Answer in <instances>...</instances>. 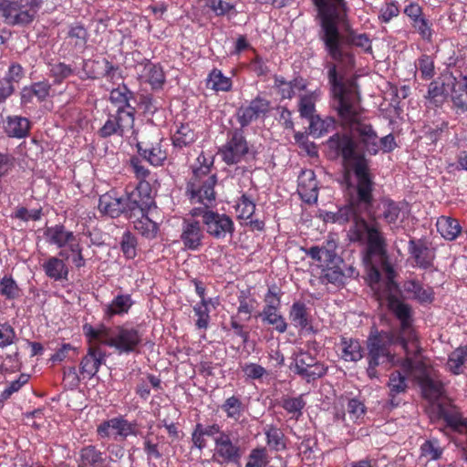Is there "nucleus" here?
Segmentation results:
<instances>
[{"instance_id":"obj_1","label":"nucleus","mask_w":467,"mask_h":467,"mask_svg":"<svg viewBox=\"0 0 467 467\" xmlns=\"http://www.w3.org/2000/svg\"><path fill=\"white\" fill-rule=\"evenodd\" d=\"M329 147L336 150V155H343L344 163L354 171L358 183L357 192L349 197L348 204L336 213H327V220L331 219L339 223L353 221V225L348 231L349 240L360 244L367 242L368 254L384 255L386 242L375 213L371 211L374 183L368 174V161L348 138L337 136L329 141Z\"/></svg>"},{"instance_id":"obj_2","label":"nucleus","mask_w":467,"mask_h":467,"mask_svg":"<svg viewBox=\"0 0 467 467\" xmlns=\"http://www.w3.org/2000/svg\"><path fill=\"white\" fill-rule=\"evenodd\" d=\"M328 79L331 84L332 94L336 102L335 108L337 109L338 115L347 120L349 124L350 134H340L336 133L331 136L327 141V147L328 149V155L331 159H336L343 155L337 154L336 150L329 147V141L335 139L337 136L339 138H348L352 140L359 152H361L364 158L368 161V166L369 165V160L366 158V153L369 155H376L379 150V143L384 152L392 151L397 144L394 136L390 133L387 136L379 140L377 132L374 130L370 124L363 122L357 110L353 106V91L352 83L347 86L341 78H338L337 68L334 64H331L328 69ZM368 174L369 172L368 171ZM370 177V175H368Z\"/></svg>"},{"instance_id":"obj_3","label":"nucleus","mask_w":467,"mask_h":467,"mask_svg":"<svg viewBox=\"0 0 467 467\" xmlns=\"http://www.w3.org/2000/svg\"><path fill=\"white\" fill-rule=\"evenodd\" d=\"M320 20V38L328 55L337 61L352 58L344 50L346 47L357 46L370 52L369 38L366 34L356 35L348 19V8L344 0H313Z\"/></svg>"},{"instance_id":"obj_4","label":"nucleus","mask_w":467,"mask_h":467,"mask_svg":"<svg viewBox=\"0 0 467 467\" xmlns=\"http://www.w3.org/2000/svg\"><path fill=\"white\" fill-rule=\"evenodd\" d=\"M83 334L88 343L99 342L113 348L119 354L138 352L143 341V334L138 326L123 324L113 328L101 324L98 327L86 323L82 327Z\"/></svg>"},{"instance_id":"obj_5","label":"nucleus","mask_w":467,"mask_h":467,"mask_svg":"<svg viewBox=\"0 0 467 467\" xmlns=\"http://www.w3.org/2000/svg\"><path fill=\"white\" fill-rule=\"evenodd\" d=\"M216 184L217 174L213 171V157L206 156L202 151L192 165V174L186 184V193L191 203L212 208L216 199Z\"/></svg>"},{"instance_id":"obj_6","label":"nucleus","mask_w":467,"mask_h":467,"mask_svg":"<svg viewBox=\"0 0 467 467\" xmlns=\"http://www.w3.org/2000/svg\"><path fill=\"white\" fill-rule=\"evenodd\" d=\"M395 337L390 332L378 331L372 328L367 340L368 376L370 379L378 378L377 367L385 361L394 363V356L390 354L389 347L394 342Z\"/></svg>"},{"instance_id":"obj_7","label":"nucleus","mask_w":467,"mask_h":467,"mask_svg":"<svg viewBox=\"0 0 467 467\" xmlns=\"http://www.w3.org/2000/svg\"><path fill=\"white\" fill-rule=\"evenodd\" d=\"M43 0H0V16L9 26H26L36 17Z\"/></svg>"},{"instance_id":"obj_8","label":"nucleus","mask_w":467,"mask_h":467,"mask_svg":"<svg viewBox=\"0 0 467 467\" xmlns=\"http://www.w3.org/2000/svg\"><path fill=\"white\" fill-rule=\"evenodd\" d=\"M191 215L201 217L206 234L215 240L223 241L234 235V223L226 213H220L207 207H194L191 211Z\"/></svg>"},{"instance_id":"obj_9","label":"nucleus","mask_w":467,"mask_h":467,"mask_svg":"<svg viewBox=\"0 0 467 467\" xmlns=\"http://www.w3.org/2000/svg\"><path fill=\"white\" fill-rule=\"evenodd\" d=\"M211 461L220 466L240 465L244 453L238 438L232 437L220 427V431L213 437V449Z\"/></svg>"},{"instance_id":"obj_10","label":"nucleus","mask_w":467,"mask_h":467,"mask_svg":"<svg viewBox=\"0 0 467 467\" xmlns=\"http://www.w3.org/2000/svg\"><path fill=\"white\" fill-rule=\"evenodd\" d=\"M387 306L389 310L400 321V331L397 341L408 351V342L415 339L414 329L412 327V307L392 293H389L387 296Z\"/></svg>"},{"instance_id":"obj_11","label":"nucleus","mask_w":467,"mask_h":467,"mask_svg":"<svg viewBox=\"0 0 467 467\" xmlns=\"http://www.w3.org/2000/svg\"><path fill=\"white\" fill-rule=\"evenodd\" d=\"M154 203L152 188L149 182L140 181L135 187H126V217L149 213Z\"/></svg>"},{"instance_id":"obj_12","label":"nucleus","mask_w":467,"mask_h":467,"mask_svg":"<svg viewBox=\"0 0 467 467\" xmlns=\"http://www.w3.org/2000/svg\"><path fill=\"white\" fill-rule=\"evenodd\" d=\"M249 151L250 146L244 129L234 128L228 130L226 142L219 149L218 153L227 165H234L244 161Z\"/></svg>"},{"instance_id":"obj_13","label":"nucleus","mask_w":467,"mask_h":467,"mask_svg":"<svg viewBox=\"0 0 467 467\" xmlns=\"http://www.w3.org/2000/svg\"><path fill=\"white\" fill-rule=\"evenodd\" d=\"M135 117L124 111L108 110L106 119L97 130L99 138L107 140L112 137L124 138L133 133Z\"/></svg>"},{"instance_id":"obj_14","label":"nucleus","mask_w":467,"mask_h":467,"mask_svg":"<svg viewBox=\"0 0 467 467\" xmlns=\"http://www.w3.org/2000/svg\"><path fill=\"white\" fill-rule=\"evenodd\" d=\"M97 434L102 439L112 437L114 441H123L129 436L140 435V431L136 420L129 421L124 416L119 415L99 424Z\"/></svg>"},{"instance_id":"obj_15","label":"nucleus","mask_w":467,"mask_h":467,"mask_svg":"<svg viewBox=\"0 0 467 467\" xmlns=\"http://www.w3.org/2000/svg\"><path fill=\"white\" fill-rule=\"evenodd\" d=\"M403 367L408 370H420L421 374L418 376V383L421 389L422 395L429 400H438L444 393L443 383L432 378L426 370L425 365L421 361H413L411 358H406Z\"/></svg>"},{"instance_id":"obj_16","label":"nucleus","mask_w":467,"mask_h":467,"mask_svg":"<svg viewBox=\"0 0 467 467\" xmlns=\"http://www.w3.org/2000/svg\"><path fill=\"white\" fill-rule=\"evenodd\" d=\"M271 109V102L260 96L252 99L248 105H243L236 111V119L240 128L249 126L253 121L264 118Z\"/></svg>"},{"instance_id":"obj_17","label":"nucleus","mask_w":467,"mask_h":467,"mask_svg":"<svg viewBox=\"0 0 467 467\" xmlns=\"http://www.w3.org/2000/svg\"><path fill=\"white\" fill-rule=\"evenodd\" d=\"M162 139L156 137L153 140L137 141L136 147L139 155L152 166H162L168 158L167 149L162 144Z\"/></svg>"},{"instance_id":"obj_18","label":"nucleus","mask_w":467,"mask_h":467,"mask_svg":"<svg viewBox=\"0 0 467 467\" xmlns=\"http://www.w3.org/2000/svg\"><path fill=\"white\" fill-rule=\"evenodd\" d=\"M204 237L205 235L199 221L192 219H184L182 221L180 239L184 249L199 251L203 245Z\"/></svg>"},{"instance_id":"obj_19","label":"nucleus","mask_w":467,"mask_h":467,"mask_svg":"<svg viewBox=\"0 0 467 467\" xmlns=\"http://www.w3.org/2000/svg\"><path fill=\"white\" fill-rule=\"evenodd\" d=\"M82 70L86 78L99 79L107 78L112 79L119 67L112 64L107 58L102 59H83Z\"/></svg>"},{"instance_id":"obj_20","label":"nucleus","mask_w":467,"mask_h":467,"mask_svg":"<svg viewBox=\"0 0 467 467\" xmlns=\"http://www.w3.org/2000/svg\"><path fill=\"white\" fill-rule=\"evenodd\" d=\"M106 353L99 344L90 345L87 354L82 358L79 364V372L84 377L91 379L94 377L105 362Z\"/></svg>"},{"instance_id":"obj_21","label":"nucleus","mask_w":467,"mask_h":467,"mask_svg":"<svg viewBox=\"0 0 467 467\" xmlns=\"http://www.w3.org/2000/svg\"><path fill=\"white\" fill-rule=\"evenodd\" d=\"M109 100L116 108V111L122 110L125 114L135 117L136 108L131 105V101L135 100V94L127 85L120 84L112 88L109 92Z\"/></svg>"},{"instance_id":"obj_22","label":"nucleus","mask_w":467,"mask_h":467,"mask_svg":"<svg viewBox=\"0 0 467 467\" xmlns=\"http://www.w3.org/2000/svg\"><path fill=\"white\" fill-rule=\"evenodd\" d=\"M98 208L111 218L122 213L126 216L125 196H118L116 191L111 190L99 197Z\"/></svg>"},{"instance_id":"obj_23","label":"nucleus","mask_w":467,"mask_h":467,"mask_svg":"<svg viewBox=\"0 0 467 467\" xmlns=\"http://www.w3.org/2000/svg\"><path fill=\"white\" fill-rule=\"evenodd\" d=\"M297 194L306 203H314L317 200V182L312 170L302 171L297 178Z\"/></svg>"},{"instance_id":"obj_24","label":"nucleus","mask_w":467,"mask_h":467,"mask_svg":"<svg viewBox=\"0 0 467 467\" xmlns=\"http://www.w3.org/2000/svg\"><path fill=\"white\" fill-rule=\"evenodd\" d=\"M58 256H51L43 264L44 272L55 281L67 280L69 271L64 260H68V253L67 250H60Z\"/></svg>"},{"instance_id":"obj_25","label":"nucleus","mask_w":467,"mask_h":467,"mask_svg":"<svg viewBox=\"0 0 467 467\" xmlns=\"http://www.w3.org/2000/svg\"><path fill=\"white\" fill-rule=\"evenodd\" d=\"M88 32L79 22L69 25L64 45L70 50L83 53L87 48Z\"/></svg>"},{"instance_id":"obj_26","label":"nucleus","mask_w":467,"mask_h":467,"mask_svg":"<svg viewBox=\"0 0 467 467\" xmlns=\"http://www.w3.org/2000/svg\"><path fill=\"white\" fill-rule=\"evenodd\" d=\"M449 97L454 107L462 111L467 110V76H462L461 73L455 76L451 73Z\"/></svg>"},{"instance_id":"obj_27","label":"nucleus","mask_w":467,"mask_h":467,"mask_svg":"<svg viewBox=\"0 0 467 467\" xmlns=\"http://www.w3.org/2000/svg\"><path fill=\"white\" fill-rule=\"evenodd\" d=\"M44 235L47 242L51 245H56L57 248L67 246L78 240L77 235L72 231H68L63 224H56L54 226L47 227Z\"/></svg>"},{"instance_id":"obj_28","label":"nucleus","mask_w":467,"mask_h":467,"mask_svg":"<svg viewBox=\"0 0 467 467\" xmlns=\"http://www.w3.org/2000/svg\"><path fill=\"white\" fill-rule=\"evenodd\" d=\"M141 66L142 70L139 74L140 80L150 84L152 89H161L166 81L162 67L148 59Z\"/></svg>"},{"instance_id":"obj_29","label":"nucleus","mask_w":467,"mask_h":467,"mask_svg":"<svg viewBox=\"0 0 467 467\" xmlns=\"http://www.w3.org/2000/svg\"><path fill=\"white\" fill-rule=\"evenodd\" d=\"M437 416L439 419L443 420L446 422V426L454 431L463 433L467 431V420L452 406L439 404Z\"/></svg>"},{"instance_id":"obj_30","label":"nucleus","mask_w":467,"mask_h":467,"mask_svg":"<svg viewBox=\"0 0 467 467\" xmlns=\"http://www.w3.org/2000/svg\"><path fill=\"white\" fill-rule=\"evenodd\" d=\"M437 416L439 419L443 420L446 422V426L454 431L463 433L467 431V420L452 406L439 404Z\"/></svg>"},{"instance_id":"obj_31","label":"nucleus","mask_w":467,"mask_h":467,"mask_svg":"<svg viewBox=\"0 0 467 467\" xmlns=\"http://www.w3.org/2000/svg\"><path fill=\"white\" fill-rule=\"evenodd\" d=\"M134 305L130 294H118L103 307L104 317L110 319L115 316L122 317L128 314Z\"/></svg>"},{"instance_id":"obj_32","label":"nucleus","mask_w":467,"mask_h":467,"mask_svg":"<svg viewBox=\"0 0 467 467\" xmlns=\"http://www.w3.org/2000/svg\"><path fill=\"white\" fill-rule=\"evenodd\" d=\"M31 130V122L27 118L13 115L5 120V131L10 138H26Z\"/></svg>"},{"instance_id":"obj_33","label":"nucleus","mask_w":467,"mask_h":467,"mask_svg":"<svg viewBox=\"0 0 467 467\" xmlns=\"http://www.w3.org/2000/svg\"><path fill=\"white\" fill-rule=\"evenodd\" d=\"M388 388L389 390V403L392 408H396L401 402V399L399 398V395L406 393L409 388L406 377L399 370L391 372L388 382Z\"/></svg>"},{"instance_id":"obj_34","label":"nucleus","mask_w":467,"mask_h":467,"mask_svg":"<svg viewBox=\"0 0 467 467\" xmlns=\"http://www.w3.org/2000/svg\"><path fill=\"white\" fill-rule=\"evenodd\" d=\"M409 251L415 259L417 265L424 269L431 266L434 258L433 253L422 240H410Z\"/></svg>"},{"instance_id":"obj_35","label":"nucleus","mask_w":467,"mask_h":467,"mask_svg":"<svg viewBox=\"0 0 467 467\" xmlns=\"http://www.w3.org/2000/svg\"><path fill=\"white\" fill-rule=\"evenodd\" d=\"M451 81V72H445L431 82L427 98L435 102H442L449 97V86Z\"/></svg>"},{"instance_id":"obj_36","label":"nucleus","mask_w":467,"mask_h":467,"mask_svg":"<svg viewBox=\"0 0 467 467\" xmlns=\"http://www.w3.org/2000/svg\"><path fill=\"white\" fill-rule=\"evenodd\" d=\"M220 431V425L213 423L211 425L204 426L198 422L195 424L194 429L192 432V441L193 447L200 451H202L207 447L206 437L213 438L216 436L217 432Z\"/></svg>"},{"instance_id":"obj_37","label":"nucleus","mask_w":467,"mask_h":467,"mask_svg":"<svg viewBox=\"0 0 467 467\" xmlns=\"http://www.w3.org/2000/svg\"><path fill=\"white\" fill-rule=\"evenodd\" d=\"M149 213H141V214L127 217L134 225V228L145 238L153 239L157 236L159 226L150 219Z\"/></svg>"},{"instance_id":"obj_38","label":"nucleus","mask_w":467,"mask_h":467,"mask_svg":"<svg viewBox=\"0 0 467 467\" xmlns=\"http://www.w3.org/2000/svg\"><path fill=\"white\" fill-rule=\"evenodd\" d=\"M106 458L95 445L84 446L79 451V462L85 467H104Z\"/></svg>"},{"instance_id":"obj_39","label":"nucleus","mask_w":467,"mask_h":467,"mask_svg":"<svg viewBox=\"0 0 467 467\" xmlns=\"http://www.w3.org/2000/svg\"><path fill=\"white\" fill-rule=\"evenodd\" d=\"M312 306L313 304L310 300L307 302L299 300L294 303V321L297 322L302 329L309 332L313 331L310 324Z\"/></svg>"},{"instance_id":"obj_40","label":"nucleus","mask_w":467,"mask_h":467,"mask_svg":"<svg viewBox=\"0 0 467 467\" xmlns=\"http://www.w3.org/2000/svg\"><path fill=\"white\" fill-rule=\"evenodd\" d=\"M308 254L314 260H317L322 264L327 262H340V256L336 253L335 242H327V245L323 247L313 246L309 249Z\"/></svg>"},{"instance_id":"obj_41","label":"nucleus","mask_w":467,"mask_h":467,"mask_svg":"<svg viewBox=\"0 0 467 467\" xmlns=\"http://www.w3.org/2000/svg\"><path fill=\"white\" fill-rule=\"evenodd\" d=\"M403 289L412 294V298L420 303H431L433 300V291L431 287L424 288L417 280H408L403 284Z\"/></svg>"},{"instance_id":"obj_42","label":"nucleus","mask_w":467,"mask_h":467,"mask_svg":"<svg viewBox=\"0 0 467 467\" xmlns=\"http://www.w3.org/2000/svg\"><path fill=\"white\" fill-rule=\"evenodd\" d=\"M318 98V93L317 91L306 92L305 94L299 95L298 101V112L300 118L303 119H310L316 114V102Z\"/></svg>"},{"instance_id":"obj_43","label":"nucleus","mask_w":467,"mask_h":467,"mask_svg":"<svg viewBox=\"0 0 467 467\" xmlns=\"http://www.w3.org/2000/svg\"><path fill=\"white\" fill-rule=\"evenodd\" d=\"M196 139V133L189 123H182L178 126L171 137L173 146L181 149L192 144Z\"/></svg>"},{"instance_id":"obj_44","label":"nucleus","mask_w":467,"mask_h":467,"mask_svg":"<svg viewBox=\"0 0 467 467\" xmlns=\"http://www.w3.org/2000/svg\"><path fill=\"white\" fill-rule=\"evenodd\" d=\"M341 346L342 357L346 361L357 362L363 358V348L358 340L342 337Z\"/></svg>"},{"instance_id":"obj_45","label":"nucleus","mask_w":467,"mask_h":467,"mask_svg":"<svg viewBox=\"0 0 467 467\" xmlns=\"http://www.w3.org/2000/svg\"><path fill=\"white\" fill-rule=\"evenodd\" d=\"M232 79L223 74L218 68H213L208 75L207 87L219 92H227L232 89Z\"/></svg>"},{"instance_id":"obj_46","label":"nucleus","mask_w":467,"mask_h":467,"mask_svg":"<svg viewBox=\"0 0 467 467\" xmlns=\"http://www.w3.org/2000/svg\"><path fill=\"white\" fill-rule=\"evenodd\" d=\"M437 228L447 240H454L461 233L462 227L456 219L441 216L438 219Z\"/></svg>"},{"instance_id":"obj_47","label":"nucleus","mask_w":467,"mask_h":467,"mask_svg":"<svg viewBox=\"0 0 467 467\" xmlns=\"http://www.w3.org/2000/svg\"><path fill=\"white\" fill-rule=\"evenodd\" d=\"M327 267L324 270V274L322 275L323 281H327L328 283L334 285H342L344 284V274H343V266H345L343 259L340 257V262H327L324 264Z\"/></svg>"},{"instance_id":"obj_48","label":"nucleus","mask_w":467,"mask_h":467,"mask_svg":"<svg viewBox=\"0 0 467 467\" xmlns=\"http://www.w3.org/2000/svg\"><path fill=\"white\" fill-rule=\"evenodd\" d=\"M467 361V347L456 348L449 356L447 367L454 375L462 373V366Z\"/></svg>"},{"instance_id":"obj_49","label":"nucleus","mask_w":467,"mask_h":467,"mask_svg":"<svg viewBox=\"0 0 467 467\" xmlns=\"http://www.w3.org/2000/svg\"><path fill=\"white\" fill-rule=\"evenodd\" d=\"M75 69L64 62H57L50 65L49 77L56 85L61 84L67 78L75 75Z\"/></svg>"},{"instance_id":"obj_50","label":"nucleus","mask_w":467,"mask_h":467,"mask_svg":"<svg viewBox=\"0 0 467 467\" xmlns=\"http://www.w3.org/2000/svg\"><path fill=\"white\" fill-rule=\"evenodd\" d=\"M221 408L226 413L227 418L234 420H238L244 412V404L241 399L235 395L226 399Z\"/></svg>"},{"instance_id":"obj_51","label":"nucleus","mask_w":467,"mask_h":467,"mask_svg":"<svg viewBox=\"0 0 467 467\" xmlns=\"http://www.w3.org/2000/svg\"><path fill=\"white\" fill-rule=\"evenodd\" d=\"M212 303V299L208 298V300H203V302H199L193 306V311L195 316H197V320L195 325L200 329H207L210 322V311L208 306Z\"/></svg>"},{"instance_id":"obj_52","label":"nucleus","mask_w":467,"mask_h":467,"mask_svg":"<svg viewBox=\"0 0 467 467\" xmlns=\"http://www.w3.org/2000/svg\"><path fill=\"white\" fill-rule=\"evenodd\" d=\"M236 213L238 218L248 220L251 219L255 211V203L246 193L242 194L236 204Z\"/></svg>"},{"instance_id":"obj_53","label":"nucleus","mask_w":467,"mask_h":467,"mask_svg":"<svg viewBox=\"0 0 467 467\" xmlns=\"http://www.w3.org/2000/svg\"><path fill=\"white\" fill-rule=\"evenodd\" d=\"M269 463V457L265 447L253 449L248 457L245 467H266Z\"/></svg>"},{"instance_id":"obj_54","label":"nucleus","mask_w":467,"mask_h":467,"mask_svg":"<svg viewBox=\"0 0 467 467\" xmlns=\"http://www.w3.org/2000/svg\"><path fill=\"white\" fill-rule=\"evenodd\" d=\"M265 436L271 450L281 451L285 448V435L280 429L270 427L265 431Z\"/></svg>"},{"instance_id":"obj_55","label":"nucleus","mask_w":467,"mask_h":467,"mask_svg":"<svg viewBox=\"0 0 467 467\" xmlns=\"http://www.w3.org/2000/svg\"><path fill=\"white\" fill-rule=\"evenodd\" d=\"M204 6L211 10L216 16H224L234 10V4L225 0H203Z\"/></svg>"},{"instance_id":"obj_56","label":"nucleus","mask_w":467,"mask_h":467,"mask_svg":"<svg viewBox=\"0 0 467 467\" xmlns=\"http://www.w3.org/2000/svg\"><path fill=\"white\" fill-rule=\"evenodd\" d=\"M137 238L129 231L123 233L120 241V249L127 259H133L137 255Z\"/></svg>"},{"instance_id":"obj_57","label":"nucleus","mask_w":467,"mask_h":467,"mask_svg":"<svg viewBox=\"0 0 467 467\" xmlns=\"http://www.w3.org/2000/svg\"><path fill=\"white\" fill-rule=\"evenodd\" d=\"M0 294L6 299H16L20 296V289L12 276L5 275L0 281Z\"/></svg>"},{"instance_id":"obj_58","label":"nucleus","mask_w":467,"mask_h":467,"mask_svg":"<svg viewBox=\"0 0 467 467\" xmlns=\"http://www.w3.org/2000/svg\"><path fill=\"white\" fill-rule=\"evenodd\" d=\"M261 317L265 323L272 325L278 332L285 331L287 325L283 317L278 313L277 309L264 310Z\"/></svg>"},{"instance_id":"obj_59","label":"nucleus","mask_w":467,"mask_h":467,"mask_svg":"<svg viewBox=\"0 0 467 467\" xmlns=\"http://www.w3.org/2000/svg\"><path fill=\"white\" fill-rule=\"evenodd\" d=\"M327 373V368L319 363L315 361L310 368H305V369L299 370V376L305 379L306 382H310L317 379L322 378Z\"/></svg>"},{"instance_id":"obj_60","label":"nucleus","mask_w":467,"mask_h":467,"mask_svg":"<svg viewBox=\"0 0 467 467\" xmlns=\"http://www.w3.org/2000/svg\"><path fill=\"white\" fill-rule=\"evenodd\" d=\"M383 206L382 217L388 223H394L400 215V208L394 201L384 199L381 202Z\"/></svg>"},{"instance_id":"obj_61","label":"nucleus","mask_w":467,"mask_h":467,"mask_svg":"<svg viewBox=\"0 0 467 467\" xmlns=\"http://www.w3.org/2000/svg\"><path fill=\"white\" fill-rule=\"evenodd\" d=\"M78 355V348L69 343H64L61 347L51 356L50 360L53 362H61L66 359H74Z\"/></svg>"},{"instance_id":"obj_62","label":"nucleus","mask_w":467,"mask_h":467,"mask_svg":"<svg viewBox=\"0 0 467 467\" xmlns=\"http://www.w3.org/2000/svg\"><path fill=\"white\" fill-rule=\"evenodd\" d=\"M421 455L428 456L431 460H438L442 454V449L439 446L438 440H428L420 447Z\"/></svg>"},{"instance_id":"obj_63","label":"nucleus","mask_w":467,"mask_h":467,"mask_svg":"<svg viewBox=\"0 0 467 467\" xmlns=\"http://www.w3.org/2000/svg\"><path fill=\"white\" fill-rule=\"evenodd\" d=\"M241 368L244 376L249 379H261L267 375L266 369L256 363H245Z\"/></svg>"},{"instance_id":"obj_64","label":"nucleus","mask_w":467,"mask_h":467,"mask_svg":"<svg viewBox=\"0 0 467 467\" xmlns=\"http://www.w3.org/2000/svg\"><path fill=\"white\" fill-rule=\"evenodd\" d=\"M25 77V70L23 67L17 62H12L5 76V82L14 85L18 83Z\"/></svg>"}]
</instances>
